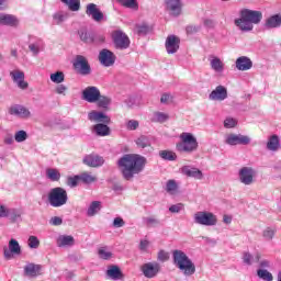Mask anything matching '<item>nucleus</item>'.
Wrapping results in <instances>:
<instances>
[{
    "label": "nucleus",
    "mask_w": 281,
    "mask_h": 281,
    "mask_svg": "<svg viewBox=\"0 0 281 281\" xmlns=\"http://www.w3.org/2000/svg\"><path fill=\"white\" fill-rule=\"evenodd\" d=\"M210 67L215 74H223L225 71V63L221 60L220 57L211 55L209 57Z\"/></svg>",
    "instance_id": "nucleus-23"
},
{
    "label": "nucleus",
    "mask_w": 281,
    "mask_h": 281,
    "mask_svg": "<svg viewBox=\"0 0 281 281\" xmlns=\"http://www.w3.org/2000/svg\"><path fill=\"white\" fill-rule=\"evenodd\" d=\"M46 179H49V181H60V171L56 168H47Z\"/></svg>",
    "instance_id": "nucleus-38"
},
{
    "label": "nucleus",
    "mask_w": 281,
    "mask_h": 281,
    "mask_svg": "<svg viewBox=\"0 0 281 281\" xmlns=\"http://www.w3.org/2000/svg\"><path fill=\"white\" fill-rule=\"evenodd\" d=\"M115 54L106 48L99 53V61L103 67H113L115 65Z\"/></svg>",
    "instance_id": "nucleus-13"
},
{
    "label": "nucleus",
    "mask_w": 281,
    "mask_h": 281,
    "mask_svg": "<svg viewBox=\"0 0 281 281\" xmlns=\"http://www.w3.org/2000/svg\"><path fill=\"white\" fill-rule=\"evenodd\" d=\"M209 100H213L215 102H223V100H227V88L224 86H217L209 95Z\"/></svg>",
    "instance_id": "nucleus-19"
},
{
    "label": "nucleus",
    "mask_w": 281,
    "mask_h": 281,
    "mask_svg": "<svg viewBox=\"0 0 281 281\" xmlns=\"http://www.w3.org/2000/svg\"><path fill=\"white\" fill-rule=\"evenodd\" d=\"M3 255L5 260H12L14 256H21V245L16 239H11L9 241V248L3 249Z\"/></svg>",
    "instance_id": "nucleus-14"
},
{
    "label": "nucleus",
    "mask_w": 281,
    "mask_h": 281,
    "mask_svg": "<svg viewBox=\"0 0 281 281\" xmlns=\"http://www.w3.org/2000/svg\"><path fill=\"white\" fill-rule=\"evenodd\" d=\"M68 19L69 12L59 10L53 14V25H58L59 27H63V25L67 23Z\"/></svg>",
    "instance_id": "nucleus-24"
},
{
    "label": "nucleus",
    "mask_w": 281,
    "mask_h": 281,
    "mask_svg": "<svg viewBox=\"0 0 281 281\" xmlns=\"http://www.w3.org/2000/svg\"><path fill=\"white\" fill-rule=\"evenodd\" d=\"M101 210H102V202L93 201L87 210V216H95V214H98Z\"/></svg>",
    "instance_id": "nucleus-36"
},
{
    "label": "nucleus",
    "mask_w": 281,
    "mask_h": 281,
    "mask_svg": "<svg viewBox=\"0 0 281 281\" xmlns=\"http://www.w3.org/2000/svg\"><path fill=\"white\" fill-rule=\"evenodd\" d=\"M235 25L240 32H251V30H254L251 22L245 19L244 15H240V18L235 20Z\"/></svg>",
    "instance_id": "nucleus-30"
},
{
    "label": "nucleus",
    "mask_w": 281,
    "mask_h": 281,
    "mask_svg": "<svg viewBox=\"0 0 281 281\" xmlns=\"http://www.w3.org/2000/svg\"><path fill=\"white\" fill-rule=\"evenodd\" d=\"M27 245L30 249H38V247H41V240L38 239V237L31 235L29 237Z\"/></svg>",
    "instance_id": "nucleus-51"
},
{
    "label": "nucleus",
    "mask_w": 281,
    "mask_h": 281,
    "mask_svg": "<svg viewBox=\"0 0 281 281\" xmlns=\"http://www.w3.org/2000/svg\"><path fill=\"white\" fill-rule=\"evenodd\" d=\"M235 65L238 71H249V69L254 67V63L247 56H241L237 58Z\"/></svg>",
    "instance_id": "nucleus-25"
},
{
    "label": "nucleus",
    "mask_w": 281,
    "mask_h": 281,
    "mask_svg": "<svg viewBox=\"0 0 281 281\" xmlns=\"http://www.w3.org/2000/svg\"><path fill=\"white\" fill-rule=\"evenodd\" d=\"M68 199L67 190L60 187L53 188L48 193V203L52 207H63V205H67Z\"/></svg>",
    "instance_id": "nucleus-5"
},
{
    "label": "nucleus",
    "mask_w": 281,
    "mask_h": 281,
    "mask_svg": "<svg viewBox=\"0 0 281 281\" xmlns=\"http://www.w3.org/2000/svg\"><path fill=\"white\" fill-rule=\"evenodd\" d=\"M79 179L80 181H82V183H95V181H98V177L91 175L90 172H82L79 175Z\"/></svg>",
    "instance_id": "nucleus-40"
},
{
    "label": "nucleus",
    "mask_w": 281,
    "mask_h": 281,
    "mask_svg": "<svg viewBox=\"0 0 281 281\" xmlns=\"http://www.w3.org/2000/svg\"><path fill=\"white\" fill-rule=\"evenodd\" d=\"M238 179L244 186H252L256 181V171L251 167H243L238 172Z\"/></svg>",
    "instance_id": "nucleus-9"
},
{
    "label": "nucleus",
    "mask_w": 281,
    "mask_h": 281,
    "mask_svg": "<svg viewBox=\"0 0 281 281\" xmlns=\"http://www.w3.org/2000/svg\"><path fill=\"white\" fill-rule=\"evenodd\" d=\"M80 41H82L83 43H93V36L90 35V33H88L85 30H79L78 31Z\"/></svg>",
    "instance_id": "nucleus-49"
},
{
    "label": "nucleus",
    "mask_w": 281,
    "mask_h": 281,
    "mask_svg": "<svg viewBox=\"0 0 281 281\" xmlns=\"http://www.w3.org/2000/svg\"><path fill=\"white\" fill-rule=\"evenodd\" d=\"M124 8H128L130 10H138L139 4L137 0H117Z\"/></svg>",
    "instance_id": "nucleus-46"
},
{
    "label": "nucleus",
    "mask_w": 281,
    "mask_h": 281,
    "mask_svg": "<svg viewBox=\"0 0 281 281\" xmlns=\"http://www.w3.org/2000/svg\"><path fill=\"white\" fill-rule=\"evenodd\" d=\"M166 8L170 16L181 15V0H166Z\"/></svg>",
    "instance_id": "nucleus-20"
},
{
    "label": "nucleus",
    "mask_w": 281,
    "mask_h": 281,
    "mask_svg": "<svg viewBox=\"0 0 281 281\" xmlns=\"http://www.w3.org/2000/svg\"><path fill=\"white\" fill-rule=\"evenodd\" d=\"M260 252H257L255 256L249 252H244L243 261L245 265H254V262H260Z\"/></svg>",
    "instance_id": "nucleus-37"
},
{
    "label": "nucleus",
    "mask_w": 281,
    "mask_h": 281,
    "mask_svg": "<svg viewBox=\"0 0 281 281\" xmlns=\"http://www.w3.org/2000/svg\"><path fill=\"white\" fill-rule=\"evenodd\" d=\"M193 221L196 225H204V227H214L218 223V217L207 211H199L194 213Z\"/></svg>",
    "instance_id": "nucleus-6"
},
{
    "label": "nucleus",
    "mask_w": 281,
    "mask_h": 281,
    "mask_svg": "<svg viewBox=\"0 0 281 281\" xmlns=\"http://www.w3.org/2000/svg\"><path fill=\"white\" fill-rule=\"evenodd\" d=\"M135 144L138 148H148L150 146V138L147 136H139L136 140Z\"/></svg>",
    "instance_id": "nucleus-47"
},
{
    "label": "nucleus",
    "mask_w": 281,
    "mask_h": 281,
    "mask_svg": "<svg viewBox=\"0 0 281 281\" xmlns=\"http://www.w3.org/2000/svg\"><path fill=\"white\" fill-rule=\"evenodd\" d=\"M79 181H80V175H77V176L68 177L66 183L68 188H77Z\"/></svg>",
    "instance_id": "nucleus-53"
},
{
    "label": "nucleus",
    "mask_w": 281,
    "mask_h": 281,
    "mask_svg": "<svg viewBox=\"0 0 281 281\" xmlns=\"http://www.w3.org/2000/svg\"><path fill=\"white\" fill-rule=\"evenodd\" d=\"M238 124V121L233 117H226L224 120V128H236V125Z\"/></svg>",
    "instance_id": "nucleus-54"
},
{
    "label": "nucleus",
    "mask_w": 281,
    "mask_h": 281,
    "mask_svg": "<svg viewBox=\"0 0 281 281\" xmlns=\"http://www.w3.org/2000/svg\"><path fill=\"white\" fill-rule=\"evenodd\" d=\"M50 80L55 85H60L61 82H65V72L56 71L55 74H50Z\"/></svg>",
    "instance_id": "nucleus-44"
},
{
    "label": "nucleus",
    "mask_w": 281,
    "mask_h": 281,
    "mask_svg": "<svg viewBox=\"0 0 281 281\" xmlns=\"http://www.w3.org/2000/svg\"><path fill=\"white\" fill-rule=\"evenodd\" d=\"M181 210H183V203L173 204L169 207V212H171V214H179Z\"/></svg>",
    "instance_id": "nucleus-61"
},
{
    "label": "nucleus",
    "mask_w": 281,
    "mask_h": 281,
    "mask_svg": "<svg viewBox=\"0 0 281 281\" xmlns=\"http://www.w3.org/2000/svg\"><path fill=\"white\" fill-rule=\"evenodd\" d=\"M137 34L145 36V34H148L150 32V26L148 24H139L136 26Z\"/></svg>",
    "instance_id": "nucleus-56"
},
{
    "label": "nucleus",
    "mask_w": 281,
    "mask_h": 281,
    "mask_svg": "<svg viewBox=\"0 0 281 281\" xmlns=\"http://www.w3.org/2000/svg\"><path fill=\"white\" fill-rule=\"evenodd\" d=\"M83 164L90 168H100L104 166V158L100 155L90 154L83 158Z\"/></svg>",
    "instance_id": "nucleus-16"
},
{
    "label": "nucleus",
    "mask_w": 281,
    "mask_h": 281,
    "mask_svg": "<svg viewBox=\"0 0 281 281\" xmlns=\"http://www.w3.org/2000/svg\"><path fill=\"white\" fill-rule=\"evenodd\" d=\"M240 16H244L252 25H258L262 21V12L244 9L240 11Z\"/></svg>",
    "instance_id": "nucleus-15"
},
{
    "label": "nucleus",
    "mask_w": 281,
    "mask_h": 281,
    "mask_svg": "<svg viewBox=\"0 0 281 281\" xmlns=\"http://www.w3.org/2000/svg\"><path fill=\"white\" fill-rule=\"evenodd\" d=\"M154 122H159L160 124H164V122H168V120H170V115H168V113H164V112H156L154 114Z\"/></svg>",
    "instance_id": "nucleus-48"
},
{
    "label": "nucleus",
    "mask_w": 281,
    "mask_h": 281,
    "mask_svg": "<svg viewBox=\"0 0 281 281\" xmlns=\"http://www.w3.org/2000/svg\"><path fill=\"white\" fill-rule=\"evenodd\" d=\"M146 157L139 154H125L117 160V166L126 181H131L135 175L144 172L146 168Z\"/></svg>",
    "instance_id": "nucleus-1"
},
{
    "label": "nucleus",
    "mask_w": 281,
    "mask_h": 281,
    "mask_svg": "<svg viewBox=\"0 0 281 281\" xmlns=\"http://www.w3.org/2000/svg\"><path fill=\"white\" fill-rule=\"evenodd\" d=\"M106 277L110 280H124V273H122V270L120 269V267L112 265L108 268L106 270Z\"/></svg>",
    "instance_id": "nucleus-29"
},
{
    "label": "nucleus",
    "mask_w": 281,
    "mask_h": 281,
    "mask_svg": "<svg viewBox=\"0 0 281 281\" xmlns=\"http://www.w3.org/2000/svg\"><path fill=\"white\" fill-rule=\"evenodd\" d=\"M81 98L90 104H95L97 102L98 106H111V104H113V99L109 95L102 94L100 89L95 86H89L83 89Z\"/></svg>",
    "instance_id": "nucleus-3"
},
{
    "label": "nucleus",
    "mask_w": 281,
    "mask_h": 281,
    "mask_svg": "<svg viewBox=\"0 0 281 281\" xmlns=\"http://www.w3.org/2000/svg\"><path fill=\"white\" fill-rule=\"evenodd\" d=\"M179 189V186L177 184V181L169 180L166 184V190L169 194H177V190Z\"/></svg>",
    "instance_id": "nucleus-50"
},
{
    "label": "nucleus",
    "mask_w": 281,
    "mask_h": 281,
    "mask_svg": "<svg viewBox=\"0 0 281 281\" xmlns=\"http://www.w3.org/2000/svg\"><path fill=\"white\" fill-rule=\"evenodd\" d=\"M24 273L25 276H29V278H36L41 273V266L34 265V263H27L24 267Z\"/></svg>",
    "instance_id": "nucleus-33"
},
{
    "label": "nucleus",
    "mask_w": 281,
    "mask_h": 281,
    "mask_svg": "<svg viewBox=\"0 0 281 281\" xmlns=\"http://www.w3.org/2000/svg\"><path fill=\"white\" fill-rule=\"evenodd\" d=\"M88 119L90 122L95 123H102V124H109L111 122V119L106 116V114L98 111H92L88 114Z\"/></svg>",
    "instance_id": "nucleus-28"
},
{
    "label": "nucleus",
    "mask_w": 281,
    "mask_h": 281,
    "mask_svg": "<svg viewBox=\"0 0 281 281\" xmlns=\"http://www.w3.org/2000/svg\"><path fill=\"white\" fill-rule=\"evenodd\" d=\"M15 139L14 136L10 133L5 134L3 137V144H5V146H12V144H14Z\"/></svg>",
    "instance_id": "nucleus-60"
},
{
    "label": "nucleus",
    "mask_w": 281,
    "mask_h": 281,
    "mask_svg": "<svg viewBox=\"0 0 281 281\" xmlns=\"http://www.w3.org/2000/svg\"><path fill=\"white\" fill-rule=\"evenodd\" d=\"M267 150L270 153H278L280 150V137L278 135H271L266 144Z\"/></svg>",
    "instance_id": "nucleus-31"
},
{
    "label": "nucleus",
    "mask_w": 281,
    "mask_h": 281,
    "mask_svg": "<svg viewBox=\"0 0 281 281\" xmlns=\"http://www.w3.org/2000/svg\"><path fill=\"white\" fill-rule=\"evenodd\" d=\"M262 236L266 240H272L273 236H276V229L268 227L263 231Z\"/></svg>",
    "instance_id": "nucleus-55"
},
{
    "label": "nucleus",
    "mask_w": 281,
    "mask_h": 281,
    "mask_svg": "<svg viewBox=\"0 0 281 281\" xmlns=\"http://www.w3.org/2000/svg\"><path fill=\"white\" fill-rule=\"evenodd\" d=\"M49 225H53L54 227H58L59 225H63V218L58 216H54L49 220Z\"/></svg>",
    "instance_id": "nucleus-63"
},
{
    "label": "nucleus",
    "mask_w": 281,
    "mask_h": 281,
    "mask_svg": "<svg viewBox=\"0 0 281 281\" xmlns=\"http://www.w3.org/2000/svg\"><path fill=\"white\" fill-rule=\"evenodd\" d=\"M2 25H8L9 27H18L19 26V18L12 14H3Z\"/></svg>",
    "instance_id": "nucleus-35"
},
{
    "label": "nucleus",
    "mask_w": 281,
    "mask_h": 281,
    "mask_svg": "<svg viewBox=\"0 0 281 281\" xmlns=\"http://www.w3.org/2000/svg\"><path fill=\"white\" fill-rule=\"evenodd\" d=\"M98 254L102 260H111L113 258V252L106 247L99 248Z\"/></svg>",
    "instance_id": "nucleus-45"
},
{
    "label": "nucleus",
    "mask_w": 281,
    "mask_h": 281,
    "mask_svg": "<svg viewBox=\"0 0 281 281\" xmlns=\"http://www.w3.org/2000/svg\"><path fill=\"white\" fill-rule=\"evenodd\" d=\"M172 260L176 269H179L180 273L184 278H191L196 273V266L194 261L183 250L176 249L172 251Z\"/></svg>",
    "instance_id": "nucleus-2"
},
{
    "label": "nucleus",
    "mask_w": 281,
    "mask_h": 281,
    "mask_svg": "<svg viewBox=\"0 0 281 281\" xmlns=\"http://www.w3.org/2000/svg\"><path fill=\"white\" fill-rule=\"evenodd\" d=\"M175 94L172 93H164L160 98L161 104H175Z\"/></svg>",
    "instance_id": "nucleus-52"
},
{
    "label": "nucleus",
    "mask_w": 281,
    "mask_h": 281,
    "mask_svg": "<svg viewBox=\"0 0 281 281\" xmlns=\"http://www.w3.org/2000/svg\"><path fill=\"white\" fill-rule=\"evenodd\" d=\"M111 38L115 49L124 50L131 47V38L122 30H114L111 33Z\"/></svg>",
    "instance_id": "nucleus-7"
},
{
    "label": "nucleus",
    "mask_w": 281,
    "mask_h": 281,
    "mask_svg": "<svg viewBox=\"0 0 281 281\" xmlns=\"http://www.w3.org/2000/svg\"><path fill=\"white\" fill-rule=\"evenodd\" d=\"M226 146H249L251 137L243 134L228 133L224 136Z\"/></svg>",
    "instance_id": "nucleus-8"
},
{
    "label": "nucleus",
    "mask_w": 281,
    "mask_h": 281,
    "mask_svg": "<svg viewBox=\"0 0 281 281\" xmlns=\"http://www.w3.org/2000/svg\"><path fill=\"white\" fill-rule=\"evenodd\" d=\"M30 135H27V132L25 130H20L14 133V139L18 144H23V142H27V138Z\"/></svg>",
    "instance_id": "nucleus-41"
},
{
    "label": "nucleus",
    "mask_w": 281,
    "mask_h": 281,
    "mask_svg": "<svg viewBox=\"0 0 281 281\" xmlns=\"http://www.w3.org/2000/svg\"><path fill=\"white\" fill-rule=\"evenodd\" d=\"M9 113L10 115H14L21 120H27V117H32V112H30V109L25 106H11L9 109Z\"/></svg>",
    "instance_id": "nucleus-22"
},
{
    "label": "nucleus",
    "mask_w": 281,
    "mask_h": 281,
    "mask_svg": "<svg viewBox=\"0 0 281 281\" xmlns=\"http://www.w3.org/2000/svg\"><path fill=\"white\" fill-rule=\"evenodd\" d=\"M181 40L176 35H169L166 40L165 47L168 54H177Z\"/></svg>",
    "instance_id": "nucleus-18"
},
{
    "label": "nucleus",
    "mask_w": 281,
    "mask_h": 281,
    "mask_svg": "<svg viewBox=\"0 0 281 281\" xmlns=\"http://www.w3.org/2000/svg\"><path fill=\"white\" fill-rule=\"evenodd\" d=\"M180 172L186 177H190L191 179H198L199 181L203 179V171L199 170L196 167L183 166L180 169Z\"/></svg>",
    "instance_id": "nucleus-21"
},
{
    "label": "nucleus",
    "mask_w": 281,
    "mask_h": 281,
    "mask_svg": "<svg viewBox=\"0 0 281 281\" xmlns=\"http://www.w3.org/2000/svg\"><path fill=\"white\" fill-rule=\"evenodd\" d=\"M93 132L95 133V135H98L99 137H106V135H110L111 133V128H109L106 126V123L102 124L99 123L97 125L93 126Z\"/></svg>",
    "instance_id": "nucleus-34"
},
{
    "label": "nucleus",
    "mask_w": 281,
    "mask_h": 281,
    "mask_svg": "<svg viewBox=\"0 0 281 281\" xmlns=\"http://www.w3.org/2000/svg\"><path fill=\"white\" fill-rule=\"evenodd\" d=\"M148 247H150V241H148L147 239H142L139 243V250L148 251Z\"/></svg>",
    "instance_id": "nucleus-64"
},
{
    "label": "nucleus",
    "mask_w": 281,
    "mask_h": 281,
    "mask_svg": "<svg viewBox=\"0 0 281 281\" xmlns=\"http://www.w3.org/2000/svg\"><path fill=\"white\" fill-rule=\"evenodd\" d=\"M10 206L0 204V218H8Z\"/></svg>",
    "instance_id": "nucleus-59"
},
{
    "label": "nucleus",
    "mask_w": 281,
    "mask_h": 281,
    "mask_svg": "<svg viewBox=\"0 0 281 281\" xmlns=\"http://www.w3.org/2000/svg\"><path fill=\"white\" fill-rule=\"evenodd\" d=\"M159 157L165 159L166 161H175L177 160V154L170 150H161L159 151Z\"/></svg>",
    "instance_id": "nucleus-43"
},
{
    "label": "nucleus",
    "mask_w": 281,
    "mask_h": 281,
    "mask_svg": "<svg viewBox=\"0 0 281 281\" xmlns=\"http://www.w3.org/2000/svg\"><path fill=\"white\" fill-rule=\"evenodd\" d=\"M186 30L187 34H196V32H201V25H189Z\"/></svg>",
    "instance_id": "nucleus-62"
},
{
    "label": "nucleus",
    "mask_w": 281,
    "mask_h": 281,
    "mask_svg": "<svg viewBox=\"0 0 281 281\" xmlns=\"http://www.w3.org/2000/svg\"><path fill=\"white\" fill-rule=\"evenodd\" d=\"M176 150H178V153H187L188 155H192V153L199 150V140H196V136L190 132L181 133L180 142L176 145Z\"/></svg>",
    "instance_id": "nucleus-4"
},
{
    "label": "nucleus",
    "mask_w": 281,
    "mask_h": 281,
    "mask_svg": "<svg viewBox=\"0 0 281 281\" xmlns=\"http://www.w3.org/2000/svg\"><path fill=\"white\" fill-rule=\"evenodd\" d=\"M126 128L127 131H137V128H139V122L136 120H130L126 123Z\"/></svg>",
    "instance_id": "nucleus-57"
},
{
    "label": "nucleus",
    "mask_w": 281,
    "mask_h": 281,
    "mask_svg": "<svg viewBox=\"0 0 281 281\" xmlns=\"http://www.w3.org/2000/svg\"><path fill=\"white\" fill-rule=\"evenodd\" d=\"M69 88H67V86L65 85H58L55 88V93H57L58 95H67V91Z\"/></svg>",
    "instance_id": "nucleus-58"
},
{
    "label": "nucleus",
    "mask_w": 281,
    "mask_h": 281,
    "mask_svg": "<svg viewBox=\"0 0 281 281\" xmlns=\"http://www.w3.org/2000/svg\"><path fill=\"white\" fill-rule=\"evenodd\" d=\"M7 218H9L11 223H21V221H23V209L9 207V213Z\"/></svg>",
    "instance_id": "nucleus-27"
},
{
    "label": "nucleus",
    "mask_w": 281,
    "mask_h": 281,
    "mask_svg": "<svg viewBox=\"0 0 281 281\" xmlns=\"http://www.w3.org/2000/svg\"><path fill=\"white\" fill-rule=\"evenodd\" d=\"M11 80H13L14 85H16L18 89H22V91H25L30 85L27 81H25V72L23 70H12L10 71Z\"/></svg>",
    "instance_id": "nucleus-12"
},
{
    "label": "nucleus",
    "mask_w": 281,
    "mask_h": 281,
    "mask_svg": "<svg viewBox=\"0 0 281 281\" xmlns=\"http://www.w3.org/2000/svg\"><path fill=\"white\" fill-rule=\"evenodd\" d=\"M74 67L81 76H89L91 74V66L87 58L82 55H78L74 61Z\"/></svg>",
    "instance_id": "nucleus-11"
},
{
    "label": "nucleus",
    "mask_w": 281,
    "mask_h": 281,
    "mask_svg": "<svg viewBox=\"0 0 281 281\" xmlns=\"http://www.w3.org/2000/svg\"><path fill=\"white\" fill-rule=\"evenodd\" d=\"M86 14L88 16H91L93 19V21H95L97 23H100V21H102V19H104V13H102V11H100V9H98V4H95V3L87 4Z\"/></svg>",
    "instance_id": "nucleus-17"
},
{
    "label": "nucleus",
    "mask_w": 281,
    "mask_h": 281,
    "mask_svg": "<svg viewBox=\"0 0 281 281\" xmlns=\"http://www.w3.org/2000/svg\"><path fill=\"white\" fill-rule=\"evenodd\" d=\"M257 276L260 280L263 281H273V274L269 272L267 269H259L257 270Z\"/></svg>",
    "instance_id": "nucleus-42"
},
{
    "label": "nucleus",
    "mask_w": 281,
    "mask_h": 281,
    "mask_svg": "<svg viewBox=\"0 0 281 281\" xmlns=\"http://www.w3.org/2000/svg\"><path fill=\"white\" fill-rule=\"evenodd\" d=\"M57 247L67 248L76 245V239L71 235H59L56 239Z\"/></svg>",
    "instance_id": "nucleus-26"
},
{
    "label": "nucleus",
    "mask_w": 281,
    "mask_h": 281,
    "mask_svg": "<svg viewBox=\"0 0 281 281\" xmlns=\"http://www.w3.org/2000/svg\"><path fill=\"white\" fill-rule=\"evenodd\" d=\"M140 271L145 278L150 280L157 278L159 271H161V266L157 261L147 262L140 267Z\"/></svg>",
    "instance_id": "nucleus-10"
},
{
    "label": "nucleus",
    "mask_w": 281,
    "mask_h": 281,
    "mask_svg": "<svg viewBox=\"0 0 281 281\" xmlns=\"http://www.w3.org/2000/svg\"><path fill=\"white\" fill-rule=\"evenodd\" d=\"M266 27L269 30H276L281 27V14L277 13L266 20Z\"/></svg>",
    "instance_id": "nucleus-32"
},
{
    "label": "nucleus",
    "mask_w": 281,
    "mask_h": 281,
    "mask_svg": "<svg viewBox=\"0 0 281 281\" xmlns=\"http://www.w3.org/2000/svg\"><path fill=\"white\" fill-rule=\"evenodd\" d=\"M61 3L67 5L70 12H78L80 11V0H63Z\"/></svg>",
    "instance_id": "nucleus-39"
}]
</instances>
